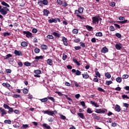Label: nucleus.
I'll list each match as a JSON object with an SVG mask.
<instances>
[{
    "label": "nucleus",
    "mask_w": 129,
    "mask_h": 129,
    "mask_svg": "<svg viewBox=\"0 0 129 129\" xmlns=\"http://www.w3.org/2000/svg\"><path fill=\"white\" fill-rule=\"evenodd\" d=\"M1 4L2 6H4V7H3V8H2V6H0V13L3 16H6L7 14H8V12H10V9H9L8 8H10V5L8 4V3H6L5 1H3L1 3Z\"/></svg>",
    "instance_id": "1"
},
{
    "label": "nucleus",
    "mask_w": 129,
    "mask_h": 129,
    "mask_svg": "<svg viewBox=\"0 0 129 129\" xmlns=\"http://www.w3.org/2000/svg\"><path fill=\"white\" fill-rule=\"evenodd\" d=\"M99 17H100L99 16H98V17L97 16L93 17L92 18V23L95 25H96V24H98V23H99Z\"/></svg>",
    "instance_id": "2"
},
{
    "label": "nucleus",
    "mask_w": 129,
    "mask_h": 129,
    "mask_svg": "<svg viewBox=\"0 0 129 129\" xmlns=\"http://www.w3.org/2000/svg\"><path fill=\"white\" fill-rule=\"evenodd\" d=\"M42 112L44 113V114H48V115H51V116H53L55 113H54V111H49V110H47L46 111H43Z\"/></svg>",
    "instance_id": "3"
},
{
    "label": "nucleus",
    "mask_w": 129,
    "mask_h": 129,
    "mask_svg": "<svg viewBox=\"0 0 129 129\" xmlns=\"http://www.w3.org/2000/svg\"><path fill=\"white\" fill-rule=\"evenodd\" d=\"M107 111V110L106 109H96L95 112L96 113H105Z\"/></svg>",
    "instance_id": "4"
},
{
    "label": "nucleus",
    "mask_w": 129,
    "mask_h": 129,
    "mask_svg": "<svg viewBox=\"0 0 129 129\" xmlns=\"http://www.w3.org/2000/svg\"><path fill=\"white\" fill-rule=\"evenodd\" d=\"M84 10V8L82 7H80L78 9V10H75L76 15H79V14H82L83 13V11Z\"/></svg>",
    "instance_id": "5"
},
{
    "label": "nucleus",
    "mask_w": 129,
    "mask_h": 129,
    "mask_svg": "<svg viewBox=\"0 0 129 129\" xmlns=\"http://www.w3.org/2000/svg\"><path fill=\"white\" fill-rule=\"evenodd\" d=\"M23 34L26 35L27 38H32L33 37V34L30 32V31H23Z\"/></svg>",
    "instance_id": "6"
},
{
    "label": "nucleus",
    "mask_w": 129,
    "mask_h": 129,
    "mask_svg": "<svg viewBox=\"0 0 129 129\" xmlns=\"http://www.w3.org/2000/svg\"><path fill=\"white\" fill-rule=\"evenodd\" d=\"M72 73H75V75L77 76H79L80 75H81V72H80V71L77 70L76 71V70L75 69H73L72 70Z\"/></svg>",
    "instance_id": "7"
},
{
    "label": "nucleus",
    "mask_w": 129,
    "mask_h": 129,
    "mask_svg": "<svg viewBox=\"0 0 129 129\" xmlns=\"http://www.w3.org/2000/svg\"><path fill=\"white\" fill-rule=\"evenodd\" d=\"M14 54L16 56H23V53L21 51H18L17 50L14 51Z\"/></svg>",
    "instance_id": "8"
},
{
    "label": "nucleus",
    "mask_w": 129,
    "mask_h": 129,
    "mask_svg": "<svg viewBox=\"0 0 129 129\" xmlns=\"http://www.w3.org/2000/svg\"><path fill=\"white\" fill-rule=\"evenodd\" d=\"M116 50H120L122 48V44L121 43H118L115 45Z\"/></svg>",
    "instance_id": "9"
},
{
    "label": "nucleus",
    "mask_w": 129,
    "mask_h": 129,
    "mask_svg": "<svg viewBox=\"0 0 129 129\" xmlns=\"http://www.w3.org/2000/svg\"><path fill=\"white\" fill-rule=\"evenodd\" d=\"M0 111H1V116H4L5 114H7V111L5 110V109H3V108L0 107Z\"/></svg>",
    "instance_id": "10"
},
{
    "label": "nucleus",
    "mask_w": 129,
    "mask_h": 129,
    "mask_svg": "<svg viewBox=\"0 0 129 129\" xmlns=\"http://www.w3.org/2000/svg\"><path fill=\"white\" fill-rule=\"evenodd\" d=\"M43 12V16H45V17H48V16H49V14H50V11L47 10V9H44Z\"/></svg>",
    "instance_id": "11"
},
{
    "label": "nucleus",
    "mask_w": 129,
    "mask_h": 129,
    "mask_svg": "<svg viewBox=\"0 0 129 129\" xmlns=\"http://www.w3.org/2000/svg\"><path fill=\"white\" fill-rule=\"evenodd\" d=\"M62 41L64 46H68V43L67 42V38L65 37H62Z\"/></svg>",
    "instance_id": "12"
},
{
    "label": "nucleus",
    "mask_w": 129,
    "mask_h": 129,
    "mask_svg": "<svg viewBox=\"0 0 129 129\" xmlns=\"http://www.w3.org/2000/svg\"><path fill=\"white\" fill-rule=\"evenodd\" d=\"M115 111H117V112H120V110H121L120 106L116 104L115 105Z\"/></svg>",
    "instance_id": "13"
},
{
    "label": "nucleus",
    "mask_w": 129,
    "mask_h": 129,
    "mask_svg": "<svg viewBox=\"0 0 129 129\" xmlns=\"http://www.w3.org/2000/svg\"><path fill=\"white\" fill-rule=\"evenodd\" d=\"M48 23H49V24H52V23H57V20H56V18H51L48 20Z\"/></svg>",
    "instance_id": "14"
},
{
    "label": "nucleus",
    "mask_w": 129,
    "mask_h": 129,
    "mask_svg": "<svg viewBox=\"0 0 129 129\" xmlns=\"http://www.w3.org/2000/svg\"><path fill=\"white\" fill-rule=\"evenodd\" d=\"M101 53H103L105 54V53H107L108 52V49L106 47H103L101 50Z\"/></svg>",
    "instance_id": "15"
},
{
    "label": "nucleus",
    "mask_w": 129,
    "mask_h": 129,
    "mask_svg": "<svg viewBox=\"0 0 129 129\" xmlns=\"http://www.w3.org/2000/svg\"><path fill=\"white\" fill-rule=\"evenodd\" d=\"M98 69H95V75H96V76H95V77L97 78V76L99 77V78H100V73H99V72L98 71Z\"/></svg>",
    "instance_id": "16"
},
{
    "label": "nucleus",
    "mask_w": 129,
    "mask_h": 129,
    "mask_svg": "<svg viewBox=\"0 0 129 129\" xmlns=\"http://www.w3.org/2000/svg\"><path fill=\"white\" fill-rule=\"evenodd\" d=\"M52 35H53V36H54L56 38H60V37H61V34L55 32L52 33Z\"/></svg>",
    "instance_id": "17"
},
{
    "label": "nucleus",
    "mask_w": 129,
    "mask_h": 129,
    "mask_svg": "<svg viewBox=\"0 0 129 129\" xmlns=\"http://www.w3.org/2000/svg\"><path fill=\"white\" fill-rule=\"evenodd\" d=\"M83 78L84 79H87L88 78H89V75L87 73H86L85 74H83Z\"/></svg>",
    "instance_id": "18"
},
{
    "label": "nucleus",
    "mask_w": 129,
    "mask_h": 129,
    "mask_svg": "<svg viewBox=\"0 0 129 129\" xmlns=\"http://www.w3.org/2000/svg\"><path fill=\"white\" fill-rule=\"evenodd\" d=\"M90 103L91 104H92V105H94L95 107H99V105L93 101H91Z\"/></svg>",
    "instance_id": "19"
},
{
    "label": "nucleus",
    "mask_w": 129,
    "mask_h": 129,
    "mask_svg": "<svg viewBox=\"0 0 129 129\" xmlns=\"http://www.w3.org/2000/svg\"><path fill=\"white\" fill-rule=\"evenodd\" d=\"M21 46H22V47H28V42L23 41L21 42Z\"/></svg>",
    "instance_id": "20"
},
{
    "label": "nucleus",
    "mask_w": 129,
    "mask_h": 129,
    "mask_svg": "<svg viewBox=\"0 0 129 129\" xmlns=\"http://www.w3.org/2000/svg\"><path fill=\"white\" fill-rule=\"evenodd\" d=\"M85 27L88 30V31H90V32H91V31H92V29H93V27H91L89 25H86Z\"/></svg>",
    "instance_id": "21"
},
{
    "label": "nucleus",
    "mask_w": 129,
    "mask_h": 129,
    "mask_svg": "<svg viewBox=\"0 0 129 129\" xmlns=\"http://www.w3.org/2000/svg\"><path fill=\"white\" fill-rule=\"evenodd\" d=\"M47 63L48 64V65L52 66V65H53V60H52L51 59H48L47 60Z\"/></svg>",
    "instance_id": "22"
},
{
    "label": "nucleus",
    "mask_w": 129,
    "mask_h": 129,
    "mask_svg": "<svg viewBox=\"0 0 129 129\" xmlns=\"http://www.w3.org/2000/svg\"><path fill=\"white\" fill-rule=\"evenodd\" d=\"M41 48L42 50H47L48 49V46L46 44H43L41 45Z\"/></svg>",
    "instance_id": "23"
},
{
    "label": "nucleus",
    "mask_w": 129,
    "mask_h": 129,
    "mask_svg": "<svg viewBox=\"0 0 129 129\" xmlns=\"http://www.w3.org/2000/svg\"><path fill=\"white\" fill-rule=\"evenodd\" d=\"M3 86L4 87H7V88H9V87H11V85L9 83H3L2 84Z\"/></svg>",
    "instance_id": "24"
},
{
    "label": "nucleus",
    "mask_w": 129,
    "mask_h": 129,
    "mask_svg": "<svg viewBox=\"0 0 129 129\" xmlns=\"http://www.w3.org/2000/svg\"><path fill=\"white\" fill-rule=\"evenodd\" d=\"M34 73L37 75H39L40 74H42V71H41L40 70H36L34 71Z\"/></svg>",
    "instance_id": "25"
},
{
    "label": "nucleus",
    "mask_w": 129,
    "mask_h": 129,
    "mask_svg": "<svg viewBox=\"0 0 129 129\" xmlns=\"http://www.w3.org/2000/svg\"><path fill=\"white\" fill-rule=\"evenodd\" d=\"M14 98H21L22 96L18 94H13L12 96Z\"/></svg>",
    "instance_id": "26"
},
{
    "label": "nucleus",
    "mask_w": 129,
    "mask_h": 129,
    "mask_svg": "<svg viewBox=\"0 0 129 129\" xmlns=\"http://www.w3.org/2000/svg\"><path fill=\"white\" fill-rule=\"evenodd\" d=\"M93 116L94 117V118L95 119H97L98 120H99L100 119V117L96 115V114H92Z\"/></svg>",
    "instance_id": "27"
},
{
    "label": "nucleus",
    "mask_w": 129,
    "mask_h": 129,
    "mask_svg": "<svg viewBox=\"0 0 129 129\" xmlns=\"http://www.w3.org/2000/svg\"><path fill=\"white\" fill-rule=\"evenodd\" d=\"M42 125H43V127H45V128H47V129L51 128V127L50 126V125H48L46 123L43 124Z\"/></svg>",
    "instance_id": "28"
},
{
    "label": "nucleus",
    "mask_w": 129,
    "mask_h": 129,
    "mask_svg": "<svg viewBox=\"0 0 129 129\" xmlns=\"http://www.w3.org/2000/svg\"><path fill=\"white\" fill-rule=\"evenodd\" d=\"M40 100L41 102H47V101H48V97L40 99Z\"/></svg>",
    "instance_id": "29"
},
{
    "label": "nucleus",
    "mask_w": 129,
    "mask_h": 129,
    "mask_svg": "<svg viewBox=\"0 0 129 129\" xmlns=\"http://www.w3.org/2000/svg\"><path fill=\"white\" fill-rule=\"evenodd\" d=\"M105 77L108 78V79H109V78L111 77V75L108 72H107L106 73H105Z\"/></svg>",
    "instance_id": "30"
},
{
    "label": "nucleus",
    "mask_w": 129,
    "mask_h": 129,
    "mask_svg": "<svg viewBox=\"0 0 129 129\" xmlns=\"http://www.w3.org/2000/svg\"><path fill=\"white\" fill-rule=\"evenodd\" d=\"M78 115L81 117V118H82L83 119V118H84L85 117L84 116V114H83V113H78Z\"/></svg>",
    "instance_id": "31"
},
{
    "label": "nucleus",
    "mask_w": 129,
    "mask_h": 129,
    "mask_svg": "<svg viewBox=\"0 0 129 129\" xmlns=\"http://www.w3.org/2000/svg\"><path fill=\"white\" fill-rule=\"evenodd\" d=\"M22 90L24 94H28L29 93V90L26 88H24Z\"/></svg>",
    "instance_id": "32"
},
{
    "label": "nucleus",
    "mask_w": 129,
    "mask_h": 129,
    "mask_svg": "<svg viewBox=\"0 0 129 129\" xmlns=\"http://www.w3.org/2000/svg\"><path fill=\"white\" fill-rule=\"evenodd\" d=\"M8 109H9V111H8V113L9 114H11V113H12V112H14V109H13V108L9 107Z\"/></svg>",
    "instance_id": "33"
},
{
    "label": "nucleus",
    "mask_w": 129,
    "mask_h": 129,
    "mask_svg": "<svg viewBox=\"0 0 129 129\" xmlns=\"http://www.w3.org/2000/svg\"><path fill=\"white\" fill-rule=\"evenodd\" d=\"M24 65L25 66H27V67H29V66H31V65H32V63H31V62H29V61H26L24 62Z\"/></svg>",
    "instance_id": "34"
},
{
    "label": "nucleus",
    "mask_w": 129,
    "mask_h": 129,
    "mask_svg": "<svg viewBox=\"0 0 129 129\" xmlns=\"http://www.w3.org/2000/svg\"><path fill=\"white\" fill-rule=\"evenodd\" d=\"M27 127H29V125L26 124H23L22 126L20 127L21 129H24V128H27Z\"/></svg>",
    "instance_id": "35"
},
{
    "label": "nucleus",
    "mask_w": 129,
    "mask_h": 129,
    "mask_svg": "<svg viewBox=\"0 0 129 129\" xmlns=\"http://www.w3.org/2000/svg\"><path fill=\"white\" fill-rule=\"evenodd\" d=\"M4 37H7V36H11V33L10 32H4L3 33Z\"/></svg>",
    "instance_id": "36"
},
{
    "label": "nucleus",
    "mask_w": 129,
    "mask_h": 129,
    "mask_svg": "<svg viewBox=\"0 0 129 129\" xmlns=\"http://www.w3.org/2000/svg\"><path fill=\"white\" fill-rule=\"evenodd\" d=\"M95 36L96 37H102V32H97L96 33Z\"/></svg>",
    "instance_id": "37"
},
{
    "label": "nucleus",
    "mask_w": 129,
    "mask_h": 129,
    "mask_svg": "<svg viewBox=\"0 0 129 129\" xmlns=\"http://www.w3.org/2000/svg\"><path fill=\"white\" fill-rule=\"evenodd\" d=\"M40 49L36 48L34 49V52L35 53V54H39V53H40Z\"/></svg>",
    "instance_id": "38"
},
{
    "label": "nucleus",
    "mask_w": 129,
    "mask_h": 129,
    "mask_svg": "<svg viewBox=\"0 0 129 129\" xmlns=\"http://www.w3.org/2000/svg\"><path fill=\"white\" fill-rule=\"evenodd\" d=\"M35 60H39V59H44V56L40 55L39 56H36L35 57Z\"/></svg>",
    "instance_id": "39"
},
{
    "label": "nucleus",
    "mask_w": 129,
    "mask_h": 129,
    "mask_svg": "<svg viewBox=\"0 0 129 129\" xmlns=\"http://www.w3.org/2000/svg\"><path fill=\"white\" fill-rule=\"evenodd\" d=\"M116 81H117L118 82V83H120V82H121V81H122V80L121 78L118 77L116 79Z\"/></svg>",
    "instance_id": "40"
},
{
    "label": "nucleus",
    "mask_w": 129,
    "mask_h": 129,
    "mask_svg": "<svg viewBox=\"0 0 129 129\" xmlns=\"http://www.w3.org/2000/svg\"><path fill=\"white\" fill-rule=\"evenodd\" d=\"M42 1V4L44 5V6H47L48 2V0H43Z\"/></svg>",
    "instance_id": "41"
},
{
    "label": "nucleus",
    "mask_w": 129,
    "mask_h": 129,
    "mask_svg": "<svg viewBox=\"0 0 129 129\" xmlns=\"http://www.w3.org/2000/svg\"><path fill=\"white\" fill-rule=\"evenodd\" d=\"M11 57H13V55L11 54H8L6 55V57L4 58V59L5 60H8V59H9V58H11Z\"/></svg>",
    "instance_id": "42"
},
{
    "label": "nucleus",
    "mask_w": 129,
    "mask_h": 129,
    "mask_svg": "<svg viewBox=\"0 0 129 129\" xmlns=\"http://www.w3.org/2000/svg\"><path fill=\"white\" fill-rule=\"evenodd\" d=\"M4 122L5 123H8V124H12V121L11 120H5Z\"/></svg>",
    "instance_id": "43"
},
{
    "label": "nucleus",
    "mask_w": 129,
    "mask_h": 129,
    "mask_svg": "<svg viewBox=\"0 0 129 129\" xmlns=\"http://www.w3.org/2000/svg\"><path fill=\"white\" fill-rule=\"evenodd\" d=\"M109 30L110 32H114V31H115V29L114 28V27L113 26H110Z\"/></svg>",
    "instance_id": "44"
},
{
    "label": "nucleus",
    "mask_w": 129,
    "mask_h": 129,
    "mask_svg": "<svg viewBox=\"0 0 129 129\" xmlns=\"http://www.w3.org/2000/svg\"><path fill=\"white\" fill-rule=\"evenodd\" d=\"M128 77H129V76H128V75H127V74L123 75L122 76V79H127V78H128Z\"/></svg>",
    "instance_id": "45"
},
{
    "label": "nucleus",
    "mask_w": 129,
    "mask_h": 129,
    "mask_svg": "<svg viewBox=\"0 0 129 129\" xmlns=\"http://www.w3.org/2000/svg\"><path fill=\"white\" fill-rule=\"evenodd\" d=\"M56 3L58 4V5H59V6H61L63 4V2L62 0H57Z\"/></svg>",
    "instance_id": "46"
},
{
    "label": "nucleus",
    "mask_w": 129,
    "mask_h": 129,
    "mask_svg": "<svg viewBox=\"0 0 129 129\" xmlns=\"http://www.w3.org/2000/svg\"><path fill=\"white\" fill-rule=\"evenodd\" d=\"M73 83L74 84V85H75L76 87H79V84H78L77 82L74 81L73 82Z\"/></svg>",
    "instance_id": "47"
},
{
    "label": "nucleus",
    "mask_w": 129,
    "mask_h": 129,
    "mask_svg": "<svg viewBox=\"0 0 129 129\" xmlns=\"http://www.w3.org/2000/svg\"><path fill=\"white\" fill-rule=\"evenodd\" d=\"M47 99H50V100H51L52 102H55V99L52 97H47Z\"/></svg>",
    "instance_id": "48"
},
{
    "label": "nucleus",
    "mask_w": 129,
    "mask_h": 129,
    "mask_svg": "<svg viewBox=\"0 0 129 129\" xmlns=\"http://www.w3.org/2000/svg\"><path fill=\"white\" fill-rule=\"evenodd\" d=\"M117 22L120 24H125V23H127V20H124V21H117Z\"/></svg>",
    "instance_id": "49"
},
{
    "label": "nucleus",
    "mask_w": 129,
    "mask_h": 129,
    "mask_svg": "<svg viewBox=\"0 0 129 129\" xmlns=\"http://www.w3.org/2000/svg\"><path fill=\"white\" fill-rule=\"evenodd\" d=\"M47 39H54V37L52 35H48L46 36Z\"/></svg>",
    "instance_id": "50"
},
{
    "label": "nucleus",
    "mask_w": 129,
    "mask_h": 129,
    "mask_svg": "<svg viewBox=\"0 0 129 129\" xmlns=\"http://www.w3.org/2000/svg\"><path fill=\"white\" fill-rule=\"evenodd\" d=\"M3 106L4 108H5V109H9V108H10V106H9L7 104H4Z\"/></svg>",
    "instance_id": "51"
},
{
    "label": "nucleus",
    "mask_w": 129,
    "mask_h": 129,
    "mask_svg": "<svg viewBox=\"0 0 129 129\" xmlns=\"http://www.w3.org/2000/svg\"><path fill=\"white\" fill-rule=\"evenodd\" d=\"M73 34H78V29H74L73 30Z\"/></svg>",
    "instance_id": "52"
},
{
    "label": "nucleus",
    "mask_w": 129,
    "mask_h": 129,
    "mask_svg": "<svg viewBox=\"0 0 129 129\" xmlns=\"http://www.w3.org/2000/svg\"><path fill=\"white\" fill-rule=\"evenodd\" d=\"M121 97L123 98V99H125V98H126V99H129V97L126 95H123L121 96Z\"/></svg>",
    "instance_id": "53"
},
{
    "label": "nucleus",
    "mask_w": 129,
    "mask_h": 129,
    "mask_svg": "<svg viewBox=\"0 0 129 129\" xmlns=\"http://www.w3.org/2000/svg\"><path fill=\"white\" fill-rule=\"evenodd\" d=\"M115 36L116 37H117V38H118L119 39H120V38H121V34L118 33H116Z\"/></svg>",
    "instance_id": "54"
},
{
    "label": "nucleus",
    "mask_w": 129,
    "mask_h": 129,
    "mask_svg": "<svg viewBox=\"0 0 129 129\" xmlns=\"http://www.w3.org/2000/svg\"><path fill=\"white\" fill-rule=\"evenodd\" d=\"M67 55H66V54H63V55H62V59L65 61V60H66V59H67Z\"/></svg>",
    "instance_id": "55"
},
{
    "label": "nucleus",
    "mask_w": 129,
    "mask_h": 129,
    "mask_svg": "<svg viewBox=\"0 0 129 129\" xmlns=\"http://www.w3.org/2000/svg\"><path fill=\"white\" fill-rule=\"evenodd\" d=\"M110 6L112 8H114V7H115V2H111L110 3Z\"/></svg>",
    "instance_id": "56"
},
{
    "label": "nucleus",
    "mask_w": 129,
    "mask_h": 129,
    "mask_svg": "<svg viewBox=\"0 0 129 129\" xmlns=\"http://www.w3.org/2000/svg\"><path fill=\"white\" fill-rule=\"evenodd\" d=\"M112 83V82L111 81H106V85H110Z\"/></svg>",
    "instance_id": "57"
},
{
    "label": "nucleus",
    "mask_w": 129,
    "mask_h": 129,
    "mask_svg": "<svg viewBox=\"0 0 129 129\" xmlns=\"http://www.w3.org/2000/svg\"><path fill=\"white\" fill-rule=\"evenodd\" d=\"M87 112L88 113H92V112H93L91 110V108H88L87 109Z\"/></svg>",
    "instance_id": "58"
},
{
    "label": "nucleus",
    "mask_w": 129,
    "mask_h": 129,
    "mask_svg": "<svg viewBox=\"0 0 129 129\" xmlns=\"http://www.w3.org/2000/svg\"><path fill=\"white\" fill-rule=\"evenodd\" d=\"M32 33H33L34 34H36V33H37L38 32V30L36 28H33L32 30Z\"/></svg>",
    "instance_id": "59"
},
{
    "label": "nucleus",
    "mask_w": 129,
    "mask_h": 129,
    "mask_svg": "<svg viewBox=\"0 0 129 129\" xmlns=\"http://www.w3.org/2000/svg\"><path fill=\"white\" fill-rule=\"evenodd\" d=\"M123 106H124V107H126V108H128L129 104H127L126 103H123Z\"/></svg>",
    "instance_id": "60"
},
{
    "label": "nucleus",
    "mask_w": 129,
    "mask_h": 129,
    "mask_svg": "<svg viewBox=\"0 0 129 129\" xmlns=\"http://www.w3.org/2000/svg\"><path fill=\"white\" fill-rule=\"evenodd\" d=\"M62 7L63 8H66V7H68V4L66 2L62 3Z\"/></svg>",
    "instance_id": "61"
},
{
    "label": "nucleus",
    "mask_w": 129,
    "mask_h": 129,
    "mask_svg": "<svg viewBox=\"0 0 129 129\" xmlns=\"http://www.w3.org/2000/svg\"><path fill=\"white\" fill-rule=\"evenodd\" d=\"M74 43H79L80 42V38H77L74 40Z\"/></svg>",
    "instance_id": "62"
},
{
    "label": "nucleus",
    "mask_w": 129,
    "mask_h": 129,
    "mask_svg": "<svg viewBox=\"0 0 129 129\" xmlns=\"http://www.w3.org/2000/svg\"><path fill=\"white\" fill-rule=\"evenodd\" d=\"M80 44L81 47H82V48L85 47V43H84V42H81L80 43Z\"/></svg>",
    "instance_id": "63"
},
{
    "label": "nucleus",
    "mask_w": 129,
    "mask_h": 129,
    "mask_svg": "<svg viewBox=\"0 0 129 129\" xmlns=\"http://www.w3.org/2000/svg\"><path fill=\"white\" fill-rule=\"evenodd\" d=\"M60 116L61 119H63L64 120V119H66V116H65L64 115H60Z\"/></svg>",
    "instance_id": "64"
}]
</instances>
